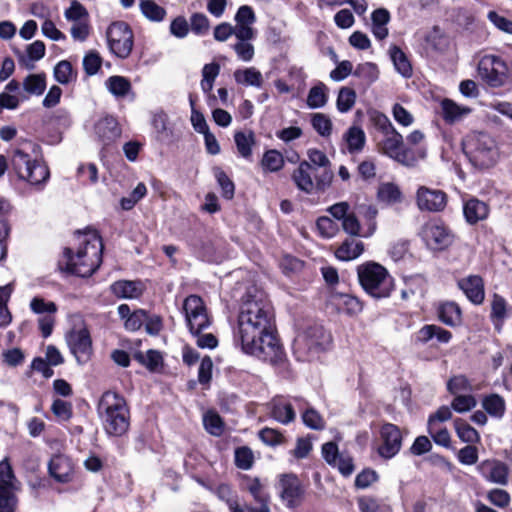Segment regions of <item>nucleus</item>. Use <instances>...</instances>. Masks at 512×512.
<instances>
[{
    "instance_id": "nucleus-1",
    "label": "nucleus",
    "mask_w": 512,
    "mask_h": 512,
    "mask_svg": "<svg viewBox=\"0 0 512 512\" xmlns=\"http://www.w3.org/2000/svg\"><path fill=\"white\" fill-rule=\"evenodd\" d=\"M234 342L248 355L269 362L281 381L294 380L276 335L274 314L264 292L251 288L244 298L238 315Z\"/></svg>"
},
{
    "instance_id": "nucleus-2",
    "label": "nucleus",
    "mask_w": 512,
    "mask_h": 512,
    "mask_svg": "<svg viewBox=\"0 0 512 512\" xmlns=\"http://www.w3.org/2000/svg\"><path fill=\"white\" fill-rule=\"evenodd\" d=\"M79 248L73 254L70 248L64 249L65 271L79 277L91 276L102 262L103 243L95 230L77 232Z\"/></svg>"
},
{
    "instance_id": "nucleus-3",
    "label": "nucleus",
    "mask_w": 512,
    "mask_h": 512,
    "mask_svg": "<svg viewBox=\"0 0 512 512\" xmlns=\"http://www.w3.org/2000/svg\"><path fill=\"white\" fill-rule=\"evenodd\" d=\"M363 290L375 299L388 298L394 290V279L387 269L375 262L362 264L357 269Z\"/></svg>"
},
{
    "instance_id": "nucleus-4",
    "label": "nucleus",
    "mask_w": 512,
    "mask_h": 512,
    "mask_svg": "<svg viewBox=\"0 0 512 512\" xmlns=\"http://www.w3.org/2000/svg\"><path fill=\"white\" fill-rule=\"evenodd\" d=\"M463 151L473 166L480 169L493 166L498 159L494 139L484 132L468 134L462 142Z\"/></svg>"
},
{
    "instance_id": "nucleus-5",
    "label": "nucleus",
    "mask_w": 512,
    "mask_h": 512,
    "mask_svg": "<svg viewBox=\"0 0 512 512\" xmlns=\"http://www.w3.org/2000/svg\"><path fill=\"white\" fill-rule=\"evenodd\" d=\"M331 340L323 326L315 324L300 333L293 345V351L299 361H312L326 349Z\"/></svg>"
},
{
    "instance_id": "nucleus-6",
    "label": "nucleus",
    "mask_w": 512,
    "mask_h": 512,
    "mask_svg": "<svg viewBox=\"0 0 512 512\" xmlns=\"http://www.w3.org/2000/svg\"><path fill=\"white\" fill-rule=\"evenodd\" d=\"M379 149L382 154L404 166L412 167L417 162L414 152L405 147L403 137L397 130L392 131L391 134L383 135L379 143Z\"/></svg>"
},
{
    "instance_id": "nucleus-7",
    "label": "nucleus",
    "mask_w": 512,
    "mask_h": 512,
    "mask_svg": "<svg viewBox=\"0 0 512 512\" xmlns=\"http://www.w3.org/2000/svg\"><path fill=\"white\" fill-rule=\"evenodd\" d=\"M107 41L110 51L121 59H126L133 48V32L127 23L118 21L107 29Z\"/></svg>"
},
{
    "instance_id": "nucleus-8",
    "label": "nucleus",
    "mask_w": 512,
    "mask_h": 512,
    "mask_svg": "<svg viewBox=\"0 0 512 512\" xmlns=\"http://www.w3.org/2000/svg\"><path fill=\"white\" fill-rule=\"evenodd\" d=\"M478 73L489 86L500 87L506 82L509 70L500 57L485 55L478 63Z\"/></svg>"
},
{
    "instance_id": "nucleus-9",
    "label": "nucleus",
    "mask_w": 512,
    "mask_h": 512,
    "mask_svg": "<svg viewBox=\"0 0 512 512\" xmlns=\"http://www.w3.org/2000/svg\"><path fill=\"white\" fill-rule=\"evenodd\" d=\"M187 325L192 334H199L210 325V318L201 297L188 296L183 303Z\"/></svg>"
},
{
    "instance_id": "nucleus-10",
    "label": "nucleus",
    "mask_w": 512,
    "mask_h": 512,
    "mask_svg": "<svg viewBox=\"0 0 512 512\" xmlns=\"http://www.w3.org/2000/svg\"><path fill=\"white\" fill-rule=\"evenodd\" d=\"M70 352L79 364H86L93 355L92 339L87 328L72 329L66 335Z\"/></svg>"
},
{
    "instance_id": "nucleus-11",
    "label": "nucleus",
    "mask_w": 512,
    "mask_h": 512,
    "mask_svg": "<svg viewBox=\"0 0 512 512\" xmlns=\"http://www.w3.org/2000/svg\"><path fill=\"white\" fill-rule=\"evenodd\" d=\"M278 490L281 500L288 508L301 505L304 498V487L295 474H282L279 477Z\"/></svg>"
},
{
    "instance_id": "nucleus-12",
    "label": "nucleus",
    "mask_w": 512,
    "mask_h": 512,
    "mask_svg": "<svg viewBox=\"0 0 512 512\" xmlns=\"http://www.w3.org/2000/svg\"><path fill=\"white\" fill-rule=\"evenodd\" d=\"M307 157L306 161L310 162L315 168V172L318 173L315 174L316 190L323 192L331 185L334 176L331 162L323 151L316 148L308 149Z\"/></svg>"
},
{
    "instance_id": "nucleus-13",
    "label": "nucleus",
    "mask_w": 512,
    "mask_h": 512,
    "mask_svg": "<svg viewBox=\"0 0 512 512\" xmlns=\"http://www.w3.org/2000/svg\"><path fill=\"white\" fill-rule=\"evenodd\" d=\"M415 200L420 211L440 212L446 207L447 195L440 189L421 185L416 190Z\"/></svg>"
},
{
    "instance_id": "nucleus-14",
    "label": "nucleus",
    "mask_w": 512,
    "mask_h": 512,
    "mask_svg": "<svg viewBox=\"0 0 512 512\" xmlns=\"http://www.w3.org/2000/svg\"><path fill=\"white\" fill-rule=\"evenodd\" d=\"M421 236L426 245L434 250H441L452 241L448 229L442 223L436 221L426 223L421 230Z\"/></svg>"
},
{
    "instance_id": "nucleus-15",
    "label": "nucleus",
    "mask_w": 512,
    "mask_h": 512,
    "mask_svg": "<svg viewBox=\"0 0 512 512\" xmlns=\"http://www.w3.org/2000/svg\"><path fill=\"white\" fill-rule=\"evenodd\" d=\"M383 440L378 453L385 459L394 457L401 449L402 435L400 429L391 423L384 424L380 431Z\"/></svg>"
},
{
    "instance_id": "nucleus-16",
    "label": "nucleus",
    "mask_w": 512,
    "mask_h": 512,
    "mask_svg": "<svg viewBox=\"0 0 512 512\" xmlns=\"http://www.w3.org/2000/svg\"><path fill=\"white\" fill-rule=\"evenodd\" d=\"M480 474L489 482L505 486L508 483L509 467L502 461L489 459L478 465Z\"/></svg>"
},
{
    "instance_id": "nucleus-17",
    "label": "nucleus",
    "mask_w": 512,
    "mask_h": 512,
    "mask_svg": "<svg viewBox=\"0 0 512 512\" xmlns=\"http://www.w3.org/2000/svg\"><path fill=\"white\" fill-rule=\"evenodd\" d=\"M315 174L318 173L315 172V168L311 165V163L303 160L294 170L292 174V180L299 190L310 194L314 189H316Z\"/></svg>"
},
{
    "instance_id": "nucleus-18",
    "label": "nucleus",
    "mask_w": 512,
    "mask_h": 512,
    "mask_svg": "<svg viewBox=\"0 0 512 512\" xmlns=\"http://www.w3.org/2000/svg\"><path fill=\"white\" fill-rule=\"evenodd\" d=\"M103 416L104 428L110 435L121 436L129 427L128 408H120L118 412L108 413Z\"/></svg>"
},
{
    "instance_id": "nucleus-19",
    "label": "nucleus",
    "mask_w": 512,
    "mask_h": 512,
    "mask_svg": "<svg viewBox=\"0 0 512 512\" xmlns=\"http://www.w3.org/2000/svg\"><path fill=\"white\" fill-rule=\"evenodd\" d=\"M234 20L236 22L235 28H237V33L240 37H247L248 35L253 36L257 34L256 30L253 28V25L256 22V16L250 6H240L236 12Z\"/></svg>"
},
{
    "instance_id": "nucleus-20",
    "label": "nucleus",
    "mask_w": 512,
    "mask_h": 512,
    "mask_svg": "<svg viewBox=\"0 0 512 512\" xmlns=\"http://www.w3.org/2000/svg\"><path fill=\"white\" fill-rule=\"evenodd\" d=\"M459 288L474 304H481L484 300V284L481 277L472 275L458 282Z\"/></svg>"
},
{
    "instance_id": "nucleus-21",
    "label": "nucleus",
    "mask_w": 512,
    "mask_h": 512,
    "mask_svg": "<svg viewBox=\"0 0 512 512\" xmlns=\"http://www.w3.org/2000/svg\"><path fill=\"white\" fill-rule=\"evenodd\" d=\"M95 133L104 144H109L120 136L121 130L114 117L106 116L96 122Z\"/></svg>"
},
{
    "instance_id": "nucleus-22",
    "label": "nucleus",
    "mask_w": 512,
    "mask_h": 512,
    "mask_svg": "<svg viewBox=\"0 0 512 512\" xmlns=\"http://www.w3.org/2000/svg\"><path fill=\"white\" fill-rule=\"evenodd\" d=\"M330 302L337 307L338 310L353 316L359 314L363 305L362 302L355 296L344 293H332Z\"/></svg>"
},
{
    "instance_id": "nucleus-23",
    "label": "nucleus",
    "mask_w": 512,
    "mask_h": 512,
    "mask_svg": "<svg viewBox=\"0 0 512 512\" xmlns=\"http://www.w3.org/2000/svg\"><path fill=\"white\" fill-rule=\"evenodd\" d=\"M50 475L60 483H67L71 480L73 468L68 458L55 456L49 462Z\"/></svg>"
},
{
    "instance_id": "nucleus-24",
    "label": "nucleus",
    "mask_w": 512,
    "mask_h": 512,
    "mask_svg": "<svg viewBox=\"0 0 512 512\" xmlns=\"http://www.w3.org/2000/svg\"><path fill=\"white\" fill-rule=\"evenodd\" d=\"M463 213L469 224H476L487 218L489 208L485 202L472 198L465 202L463 206Z\"/></svg>"
},
{
    "instance_id": "nucleus-25",
    "label": "nucleus",
    "mask_w": 512,
    "mask_h": 512,
    "mask_svg": "<svg viewBox=\"0 0 512 512\" xmlns=\"http://www.w3.org/2000/svg\"><path fill=\"white\" fill-rule=\"evenodd\" d=\"M135 360L141 365L146 367L152 373H164V361L161 352L150 349L143 352H137L134 354Z\"/></svg>"
},
{
    "instance_id": "nucleus-26",
    "label": "nucleus",
    "mask_w": 512,
    "mask_h": 512,
    "mask_svg": "<svg viewBox=\"0 0 512 512\" xmlns=\"http://www.w3.org/2000/svg\"><path fill=\"white\" fill-rule=\"evenodd\" d=\"M270 415L282 424H288L295 419V412L290 403L282 398H275L269 404Z\"/></svg>"
},
{
    "instance_id": "nucleus-27",
    "label": "nucleus",
    "mask_w": 512,
    "mask_h": 512,
    "mask_svg": "<svg viewBox=\"0 0 512 512\" xmlns=\"http://www.w3.org/2000/svg\"><path fill=\"white\" fill-rule=\"evenodd\" d=\"M433 338H436L440 343H448L452 338V334L450 331L443 329L440 326L430 324L424 325L416 335L417 341L423 344L429 342Z\"/></svg>"
},
{
    "instance_id": "nucleus-28",
    "label": "nucleus",
    "mask_w": 512,
    "mask_h": 512,
    "mask_svg": "<svg viewBox=\"0 0 512 512\" xmlns=\"http://www.w3.org/2000/svg\"><path fill=\"white\" fill-rule=\"evenodd\" d=\"M364 251V244L354 238L346 239L336 250L335 256L341 261H351L358 258Z\"/></svg>"
},
{
    "instance_id": "nucleus-29",
    "label": "nucleus",
    "mask_w": 512,
    "mask_h": 512,
    "mask_svg": "<svg viewBox=\"0 0 512 512\" xmlns=\"http://www.w3.org/2000/svg\"><path fill=\"white\" fill-rule=\"evenodd\" d=\"M470 112V108L460 106L451 99H444L441 102V115L447 123L452 124L456 121H459Z\"/></svg>"
},
{
    "instance_id": "nucleus-30",
    "label": "nucleus",
    "mask_w": 512,
    "mask_h": 512,
    "mask_svg": "<svg viewBox=\"0 0 512 512\" xmlns=\"http://www.w3.org/2000/svg\"><path fill=\"white\" fill-rule=\"evenodd\" d=\"M120 408H127L126 402L123 397L112 390H108L103 393L99 401V412L102 415L118 412Z\"/></svg>"
},
{
    "instance_id": "nucleus-31",
    "label": "nucleus",
    "mask_w": 512,
    "mask_h": 512,
    "mask_svg": "<svg viewBox=\"0 0 512 512\" xmlns=\"http://www.w3.org/2000/svg\"><path fill=\"white\" fill-rule=\"evenodd\" d=\"M112 293L118 298H138L142 294L140 282L121 280L111 285Z\"/></svg>"
},
{
    "instance_id": "nucleus-32",
    "label": "nucleus",
    "mask_w": 512,
    "mask_h": 512,
    "mask_svg": "<svg viewBox=\"0 0 512 512\" xmlns=\"http://www.w3.org/2000/svg\"><path fill=\"white\" fill-rule=\"evenodd\" d=\"M457 386H448L449 392L454 396L451 401V408L457 413H466L477 405V400L472 394H460L456 391Z\"/></svg>"
},
{
    "instance_id": "nucleus-33",
    "label": "nucleus",
    "mask_w": 512,
    "mask_h": 512,
    "mask_svg": "<svg viewBox=\"0 0 512 512\" xmlns=\"http://www.w3.org/2000/svg\"><path fill=\"white\" fill-rule=\"evenodd\" d=\"M256 38V35L240 37L238 34L236 36V42L231 45L232 49L237 55V58L243 62H250L254 55L255 49L254 45L251 43L252 40Z\"/></svg>"
},
{
    "instance_id": "nucleus-34",
    "label": "nucleus",
    "mask_w": 512,
    "mask_h": 512,
    "mask_svg": "<svg viewBox=\"0 0 512 512\" xmlns=\"http://www.w3.org/2000/svg\"><path fill=\"white\" fill-rule=\"evenodd\" d=\"M427 47L435 52H445L450 46L449 37L437 26L433 27L426 36Z\"/></svg>"
},
{
    "instance_id": "nucleus-35",
    "label": "nucleus",
    "mask_w": 512,
    "mask_h": 512,
    "mask_svg": "<svg viewBox=\"0 0 512 512\" xmlns=\"http://www.w3.org/2000/svg\"><path fill=\"white\" fill-rule=\"evenodd\" d=\"M344 140L347 143L349 153H358L362 151L365 146L366 135L362 128L352 126L344 134Z\"/></svg>"
},
{
    "instance_id": "nucleus-36",
    "label": "nucleus",
    "mask_w": 512,
    "mask_h": 512,
    "mask_svg": "<svg viewBox=\"0 0 512 512\" xmlns=\"http://www.w3.org/2000/svg\"><path fill=\"white\" fill-rule=\"evenodd\" d=\"M438 316L441 322L448 326L453 327L461 323V310L454 302H446L440 305Z\"/></svg>"
},
{
    "instance_id": "nucleus-37",
    "label": "nucleus",
    "mask_w": 512,
    "mask_h": 512,
    "mask_svg": "<svg viewBox=\"0 0 512 512\" xmlns=\"http://www.w3.org/2000/svg\"><path fill=\"white\" fill-rule=\"evenodd\" d=\"M377 197L380 202L393 205L402 201V192L398 185L386 182L379 185Z\"/></svg>"
},
{
    "instance_id": "nucleus-38",
    "label": "nucleus",
    "mask_w": 512,
    "mask_h": 512,
    "mask_svg": "<svg viewBox=\"0 0 512 512\" xmlns=\"http://www.w3.org/2000/svg\"><path fill=\"white\" fill-rule=\"evenodd\" d=\"M234 79L238 84L254 86L260 88L263 83V77L255 67L238 69L234 72Z\"/></svg>"
},
{
    "instance_id": "nucleus-39",
    "label": "nucleus",
    "mask_w": 512,
    "mask_h": 512,
    "mask_svg": "<svg viewBox=\"0 0 512 512\" xmlns=\"http://www.w3.org/2000/svg\"><path fill=\"white\" fill-rule=\"evenodd\" d=\"M389 53L397 72L405 78L411 77L412 66L406 54L397 46H392Z\"/></svg>"
},
{
    "instance_id": "nucleus-40",
    "label": "nucleus",
    "mask_w": 512,
    "mask_h": 512,
    "mask_svg": "<svg viewBox=\"0 0 512 512\" xmlns=\"http://www.w3.org/2000/svg\"><path fill=\"white\" fill-rule=\"evenodd\" d=\"M49 176L50 172L48 167L44 163L35 160L22 179L28 181L32 185H39L46 182Z\"/></svg>"
},
{
    "instance_id": "nucleus-41",
    "label": "nucleus",
    "mask_w": 512,
    "mask_h": 512,
    "mask_svg": "<svg viewBox=\"0 0 512 512\" xmlns=\"http://www.w3.org/2000/svg\"><path fill=\"white\" fill-rule=\"evenodd\" d=\"M353 75L361 80L364 87H368L378 79L379 70L374 63L365 62L356 67Z\"/></svg>"
},
{
    "instance_id": "nucleus-42",
    "label": "nucleus",
    "mask_w": 512,
    "mask_h": 512,
    "mask_svg": "<svg viewBox=\"0 0 512 512\" xmlns=\"http://www.w3.org/2000/svg\"><path fill=\"white\" fill-rule=\"evenodd\" d=\"M23 89L30 95H42L46 89V75L44 73L29 74L23 80Z\"/></svg>"
},
{
    "instance_id": "nucleus-43",
    "label": "nucleus",
    "mask_w": 512,
    "mask_h": 512,
    "mask_svg": "<svg viewBox=\"0 0 512 512\" xmlns=\"http://www.w3.org/2000/svg\"><path fill=\"white\" fill-rule=\"evenodd\" d=\"M327 86L320 82L313 86L307 96V105L309 108L317 109L326 105L328 101Z\"/></svg>"
},
{
    "instance_id": "nucleus-44",
    "label": "nucleus",
    "mask_w": 512,
    "mask_h": 512,
    "mask_svg": "<svg viewBox=\"0 0 512 512\" xmlns=\"http://www.w3.org/2000/svg\"><path fill=\"white\" fill-rule=\"evenodd\" d=\"M108 91L118 98L125 97L131 90L130 81L123 76H111L105 82Z\"/></svg>"
},
{
    "instance_id": "nucleus-45",
    "label": "nucleus",
    "mask_w": 512,
    "mask_h": 512,
    "mask_svg": "<svg viewBox=\"0 0 512 512\" xmlns=\"http://www.w3.org/2000/svg\"><path fill=\"white\" fill-rule=\"evenodd\" d=\"M201 89L204 93H210L214 86V81L220 73V65L216 62L205 64L202 68Z\"/></svg>"
},
{
    "instance_id": "nucleus-46",
    "label": "nucleus",
    "mask_w": 512,
    "mask_h": 512,
    "mask_svg": "<svg viewBox=\"0 0 512 512\" xmlns=\"http://www.w3.org/2000/svg\"><path fill=\"white\" fill-rule=\"evenodd\" d=\"M342 227L344 231L352 236H363V237H369L371 236L376 228L375 222L371 223L369 225V229L367 233L361 234V226L359 223V220L353 213H349L343 220H342Z\"/></svg>"
},
{
    "instance_id": "nucleus-47",
    "label": "nucleus",
    "mask_w": 512,
    "mask_h": 512,
    "mask_svg": "<svg viewBox=\"0 0 512 512\" xmlns=\"http://www.w3.org/2000/svg\"><path fill=\"white\" fill-rule=\"evenodd\" d=\"M11 293V284L0 287V328H5L12 322V314L7 307Z\"/></svg>"
},
{
    "instance_id": "nucleus-48",
    "label": "nucleus",
    "mask_w": 512,
    "mask_h": 512,
    "mask_svg": "<svg viewBox=\"0 0 512 512\" xmlns=\"http://www.w3.org/2000/svg\"><path fill=\"white\" fill-rule=\"evenodd\" d=\"M454 428L462 442L476 443L480 440L477 430L460 418L454 420Z\"/></svg>"
},
{
    "instance_id": "nucleus-49",
    "label": "nucleus",
    "mask_w": 512,
    "mask_h": 512,
    "mask_svg": "<svg viewBox=\"0 0 512 512\" xmlns=\"http://www.w3.org/2000/svg\"><path fill=\"white\" fill-rule=\"evenodd\" d=\"M139 7L142 14L150 21L160 22L166 16V10L153 0H139Z\"/></svg>"
},
{
    "instance_id": "nucleus-50",
    "label": "nucleus",
    "mask_w": 512,
    "mask_h": 512,
    "mask_svg": "<svg viewBox=\"0 0 512 512\" xmlns=\"http://www.w3.org/2000/svg\"><path fill=\"white\" fill-rule=\"evenodd\" d=\"M482 406L492 417L501 418L505 411V402L498 395H490L483 399Z\"/></svg>"
},
{
    "instance_id": "nucleus-51",
    "label": "nucleus",
    "mask_w": 512,
    "mask_h": 512,
    "mask_svg": "<svg viewBox=\"0 0 512 512\" xmlns=\"http://www.w3.org/2000/svg\"><path fill=\"white\" fill-rule=\"evenodd\" d=\"M356 102V93L352 88L342 87L339 90L336 106L339 112L347 113Z\"/></svg>"
},
{
    "instance_id": "nucleus-52",
    "label": "nucleus",
    "mask_w": 512,
    "mask_h": 512,
    "mask_svg": "<svg viewBox=\"0 0 512 512\" xmlns=\"http://www.w3.org/2000/svg\"><path fill=\"white\" fill-rule=\"evenodd\" d=\"M32 163L33 161H31L30 156L23 150L16 149L14 151L12 156V164L20 178L24 177V174L28 172V169H30Z\"/></svg>"
},
{
    "instance_id": "nucleus-53",
    "label": "nucleus",
    "mask_w": 512,
    "mask_h": 512,
    "mask_svg": "<svg viewBox=\"0 0 512 512\" xmlns=\"http://www.w3.org/2000/svg\"><path fill=\"white\" fill-rule=\"evenodd\" d=\"M312 127L323 137H329L332 132V121L323 113H314L311 118Z\"/></svg>"
},
{
    "instance_id": "nucleus-54",
    "label": "nucleus",
    "mask_w": 512,
    "mask_h": 512,
    "mask_svg": "<svg viewBox=\"0 0 512 512\" xmlns=\"http://www.w3.org/2000/svg\"><path fill=\"white\" fill-rule=\"evenodd\" d=\"M234 140L239 154L244 158L250 157L252 153L251 146L254 142L253 134L239 131L235 133Z\"/></svg>"
},
{
    "instance_id": "nucleus-55",
    "label": "nucleus",
    "mask_w": 512,
    "mask_h": 512,
    "mask_svg": "<svg viewBox=\"0 0 512 512\" xmlns=\"http://www.w3.org/2000/svg\"><path fill=\"white\" fill-rule=\"evenodd\" d=\"M75 77L69 61L62 60L54 68V78L60 84H68Z\"/></svg>"
},
{
    "instance_id": "nucleus-56",
    "label": "nucleus",
    "mask_w": 512,
    "mask_h": 512,
    "mask_svg": "<svg viewBox=\"0 0 512 512\" xmlns=\"http://www.w3.org/2000/svg\"><path fill=\"white\" fill-rule=\"evenodd\" d=\"M427 432L433 441L442 447H451V435L447 428L440 426H427Z\"/></svg>"
},
{
    "instance_id": "nucleus-57",
    "label": "nucleus",
    "mask_w": 512,
    "mask_h": 512,
    "mask_svg": "<svg viewBox=\"0 0 512 512\" xmlns=\"http://www.w3.org/2000/svg\"><path fill=\"white\" fill-rule=\"evenodd\" d=\"M262 165L266 170L276 172L284 165L283 156L276 150H269L263 156Z\"/></svg>"
},
{
    "instance_id": "nucleus-58",
    "label": "nucleus",
    "mask_w": 512,
    "mask_h": 512,
    "mask_svg": "<svg viewBox=\"0 0 512 512\" xmlns=\"http://www.w3.org/2000/svg\"><path fill=\"white\" fill-rule=\"evenodd\" d=\"M15 476L12 467L7 459L0 462V487H5L13 491L15 486Z\"/></svg>"
},
{
    "instance_id": "nucleus-59",
    "label": "nucleus",
    "mask_w": 512,
    "mask_h": 512,
    "mask_svg": "<svg viewBox=\"0 0 512 512\" xmlns=\"http://www.w3.org/2000/svg\"><path fill=\"white\" fill-rule=\"evenodd\" d=\"M214 175L219 186L222 189V195L226 199H232L234 196L235 186L227 174L220 168L214 169Z\"/></svg>"
},
{
    "instance_id": "nucleus-60",
    "label": "nucleus",
    "mask_w": 512,
    "mask_h": 512,
    "mask_svg": "<svg viewBox=\"0 0 512 512\" xmlns=\"http://www.w3.org/2000/svg\"><path fill=\"white\" fill-rule=\"evenodd\" d=\"M30 309L39 315H48L55 314L57 311V306L52 301H46L41 297H34L30 301Z\"/></svg>"
},
{
    "instance_id": "nucleus-61",
    "label": "nucleus",
    "mask_w": 512,
    "mask_h": 512,
    "mask_svg": "<svg viewBox=\"0 0 512 512\" xmlns=\"http://www.w3.org/2000/svg\"><path fill=\"white\" fill-rule=\"evenodd\" d=\"M190 26L194 34L203 36L208 33L210 22L205 14L195 13L190 18Z\"/></svg>"
},
{
    "instance_id": "nucleus-62",
    "label": "nucleus",
    "mask_w": 512,
    "mask_h": 512,
    "mask_svg": "<svg viewBox=\"0 0 512 512\" xmlns=\"http://www.w3.org/2000/svg\"><path fill=\"white\" fill-rule=\"evenodd\" d=\"M205 429L214 436H219L223 432V423L220 416L213 412H208L203 417Z\"/></svg>"
},
{
    "instance_id": "nucleus-63",
    "label": "nucleus",
    "mask_w": 512,
    "mask_h": 512,
    "mask_svg": "<svg viewBox=\"0 0 512 512\" xmlns=\"http://www.w3.org/2000/svg\"><path fill=\"white\" fill-rule=\"evenodd\" d=\"M79 179L85 184H95L98 181V169L95 164H82L77 169Z\"/></svg>"
},
{
    "instance_id": "nucleus-64",
    "label": "nucleus",
    "mask_w": 512,
    "mask_h": 512,
    "mask_svg": "<svg viewBox=\"0 0 512 512\" xmlns=\"http://www.w3.org/2000/svg\"><path fill=\"white\" fill-rule=\"evenodd\" d=\"M17 498L13 491L0 487V512H15Z\"/></svg>"
}]
</instances>
